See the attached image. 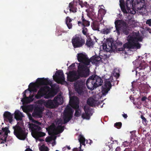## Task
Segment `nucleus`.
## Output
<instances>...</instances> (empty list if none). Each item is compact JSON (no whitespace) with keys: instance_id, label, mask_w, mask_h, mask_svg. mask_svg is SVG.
Returning a JSON list of instances; mask_svg holds the SVG:
<instances>
[{"instance_id":"f257e3e1","label":"nucleus","mask_w":151,"mask_h":151,"mask_svg":"<svg viewBox=\"0 0 151 151\" xmlns=\"http://www.w3.org/2000/svg\"><path fill=\"white\" fill-rule=\"evenodd\" d=\"M68 81L72 82L76 81L81 77H86L89 74V69L88 67L79 63L78 66L77 72L75 71H70L66 73Z\"/></svg>"},{"instance_id":"f03ea898","label":"nucleus","mask_w":151,"mask_h":151,"mask_svg":"<svg viewBox=\"0 0 151 151\" xmlns=\"http://www.w3.org/2000/svg\"><path fill=\"white\" fill-rule=\"evenodd\" d=\"M127 40L128 42L124 44L122 47L119 48V51H124L125 48L137 50L140 48L141 45L138 42H142V39L137 33L134 32L132 35L128 36Z\"/></svg>"},{"instance_id":"7ed1b4c3","label":"nucleus","mask_w":151,"mask_h":151,"mask_svg":"<svg viewBox=\"0 0 151 151\" xmlns=\"http://www.w3.org/2000/svg\"><path fill=\"white\" fill-rule=\"evenodd\" d=\"M50 89L48 86L41 87L35 95V98L39 99L44 96L46 99L52 98L56 94L57 92L55 88H52L51 90Z\"/></svg>"},{"instance_id":"20e7f679","label":"nucleus","mask_w":151,"mask_h":151,"mask_svg":"<svg viewBox=\"0 0 151 151\" xmlns=\"http://www.w3.org/2000/svg\"><path fill=\"white\" fill-rule=\"evenodd\" d=\"M50 89L48 86L41 87L35 95V98L39 99L44 96L46 99L52 98L56 94L57 92L55 88H52L51 90Z\"/></svg>"},{"instance_id":"39448f33","label":"nucleus","mask_w":151,"mask_h":151,"mask_svg":"<svg viewBox=\"0 0 151 151\" xmlns=\"http://www.w3.org/2000/svg\"><path fill=\"white\" fill-rule=\"evenodd\" d=\"M50 89L48 86L41 87L35 95V98L39 99L44 96L46 99L52 98L56 94L57 92L55 88H52L51 90Z\"/></svg>"},{"instance_id":"423d86ee","label":"nucleus","mask_w":151,"mask_h":151,"mask_svg":"<svg viewBox=\"0 0 151 151\" xmlns=\"http://www.w3.org/2000/svg\"><path fill=\"white\" fill-rule=\"evenodd\" d=\"M144 0H127L126 5L128 12H131V9L132 10L137 7L138 10L142 14H145L146 9L144 7Z\"/></svg>"},{"instance_id":"0eeeda50","label":"nucleus","mask_w":151,"mask_h":151,"mask_svg":"<svg viewBox=\"0 0 151 151\" xmlns=\"http://www.w3.org/2000/svg\"><path fill=\"white\" fill-rule=\"evenodd\" d=\"M122 45V42L118 40H117L116 42L108 40L105 44V46H104L103 48L106 49L107 51H114L117 49L119 51V48H119L118 47H121Z\"/></svg>"},{"instance_id":"6e6552de","label":"nucleus","mask_w":151,"mask_h":151,"mask_svg":"<svg viewBox=\"0 0 151 151\" xmlns=\"http://www.w3.org/2000/svg\"><path fill=\"white\" fill-rule=\"evenodd\" d=\"M14 129V133L19 139L24 140L27 136V133L26 131L24 128H22L17 124L13 127Z\"/></svg>"},{"instance_id":"1a4fd4ad","label":"nucleus","mask_w":151,"mask_h":151,"mask_svg":"<svg viewBox=\"0 0 151 151\" xmlns=\"http://www.w3.org/2000/svg\"><path fill=\"white\" fill-rule=\"evenodd\" d=\"M85 39L81 34L76 35L72 39V45L74 48L82 47L85 44Z\"/></svg>"},{"instance_id":"9d476101","label":"nucleus","mask_w":151,"mask_h":151,"mask_svg":"<svg viewBox=\"0 0 151 151\" xmlns=\"http://www.w3.org/2000/svg\"><path fill=\"white\" fill-rule=\"evenodd\" d=\"M69 103L71 107L76 109L75 116L77 117H79L80 115V113L79 112V99L76 96L70 97Z\"/></svg>"},{"instance_id":"9b49d317","label":"nucleus","mask_w":151,"mask_h":151,"mask_svg":"<svg viewBox=\"0 0 151 151\" xmlns=\"http://www.w3.org/2000/svg\"><path fill=\"white\" fill-rule=\"evenodd\" d=\"M147 66V64L145 62L141 63L139 64V66L137 67L136 70V75H137V73L139 75V80L141 81H144L146 79V77L145 75L143 73H142V72H139L141 70L144 69Z\"/></svg>"},{"instance_id":"f8f14e48","label":"nucleus","mask_w":151,"mask_h":151,"mask_svg":"<svg viewBox=\"0 0 151 151\" xmlns=\"http://www.w3.org/2000/svg\"><path fill=\"white\" fill-rule=\"evenodd\" d=\"M73 116L72 109L69 106H67L63 113V124H65L70 121Z\"/></svg>"},{"instance_id":"ddd939ff","label":"nucleus","mask_w":151,"mask_h":151,"mask_svg":"<svg viewBox=\"0 0 151 151\" xmlns=\"http://www.w3.org/2000/svg\"><path fill=\"white\" fill-rule=\"evenodd\" d=\"M85 79H80L74 84L75 91L79 94H81L83 92V88L85 86Z\"/></svg>"},{"instance_id":"4468645a","label":"nucleus","mask_w":151,"mask_h":151,"mask_svg":"<svg viewBox=\"0 0 151 151\" xmlns=\"http://www.w3.org/2000/svg\"><path fill=\"white\" fill-rule=\"evenodd\" d=\"M116 30L118 34L120 33V31L121 29L127 28L128 24L125 21L122 20L118 19L114 22Z\"/></svg>"},{"instance_id":"2eb2a0df","label":"nucleus","mask_w":151,"mask_h":151,"mask_svg":"<svg viewBox=\"0 0 151 151\" xmlns=\"http://www.w3.org/2000/svg\"><path fill=\"white\" fill-rule=\"evenodd\" d=\"M36 82L40 85H49L52 88L55 86V84H53L52 81L49 80L48 78H38L37 79Z\"/></svg>"},{"instance_id":"dca6fc26","label":"nucleus","mask_w":151,"mask_h":151,"mask_svg":"<svg viewBox=\"0 0 151 151\" xmlns=\"http://www.w3.org/2000/svg\"><path fill=\"white\" fill-rule=\"evenodd\" d=\"M111 82L109 79H106L104 83V85L102 86L101 92L103 96H105L108 93V91L111 88Z\"/></svg>"},{"instance_id":"f3484780","label":"nucleus","mask_w":151,"mask_h":151,"mask_svg":"<svg viewBox=\"0 0 151 151\" xmlns=\"http://www.w3.org/2000/svg\"><path fill=\"white\" fill-rule=\"evenodd\" d=\"M77 60L79 62L84 64V65L85 66H87L89 64L90 61L87 56L83 53H81L77 54ZM82 64L83 65L82 63Z\"/></svg>"},{"instance_id":"a211bd4d","label":"nucleus","mask_w":151,"mask_h":151,"mask_svg":"<svg viewBox=\"0 0 151 151\" xmlns=\"http://www.w3.org/2000/svg\"><path fill=\"white\" fill-rule=\"evenodd\" d=\"M55 75L53 76V78L56 80L58 83H61L65 81V78L63 70H59L57 71Z\"/></svg>"},{"instance_id":"6ab92c4d","label":"nucleus","mask_w":151,"mask_h":151,"mask_svg":"<svg viewBox=\"0 0 151 151\" xmlns=\"http://www.w3.org/2000/svg\"><path fill=\"white\" fill-rule=\"evenodd\" d=\"M78 24L80 27H88L90 25V22L83 14L81 15L80 20L78 21Z\"/></svg>"},{"instance_id":"aec40b11","label":"nucleus","mask_w":151,"mask_h":151,"mask_svg":"<svg viewBox=\"0 0 151 151\" xmlns=\"http://www.w3.org/2000/svg\"><path fill=\"white\" fill-rule=\"evenodd\" d=\"M2 132H0V134L3 135L4 139L2 137H0V139L1 140V144L5 143L6 142V138L8 136V133L10 132L8 128L5 127L2 128Z\"/></svg>"},{"instance_id":"412c9836","label":"nucleus","mask_w":151,"mask_h":151,"mask_svg":"<svg viewBox=\"0 0 151 151\" xmlns=\"http://www.w3.org/2000/svg\"><path fill=\"white\" fill-rule=\"evenodd\" d=\"M28 127L32 131V136L35 134L41 129V127L37 125L32 123H29L28 124Z\"/></svg>"},{"instance_id":"4be33fe9","label":"nucleus","mask_w":151,"mask_h":151,"mask_svg":"<svg viewBox=\"0 0 151 151\" xmlns=\"http://www.w3.org/2000/svg\"><path fill=\"white\" fill-rule=\"evenodd\" d=\"M91 76L96 87L100 86L102 85L103 81L99 76L95 75H92Z\"/></svg>"},{"instance_id":"5701e85b","label":"nucleus","mask_w":151,"mask_h":151,"mask_svg":"<svg viewBox=\"0 0 151 151\" xmlns=\"http://www.w3.org/2000/svg\"><path fill=\"white\" fill-rule=\"evenodd\" d=\"M86 85L87 88L91 90L97 88L91 76L86 81Z\"/></svg>"},{"instance_id":"b1692460","label":"nucleus","mask_w":151,"mask_h":151,"mask_svg":"<svg viewBox=\"0 0 151 151\" xmlns=\"http://www.w3.org/2000/svg\"><path fill=\"white\" fill-rule=\"evenodd\" d=\"M119 5L122 11L124 14H127L129 13L133 14H135L136 13L135 11H131V12H128L127 6V9L126 8L125 1L124 0H119Z\"/></svg>"},{"instance_id":"393cba45","label":"nucleus","mask_w":151,"mask_h":151,"mask_svg":"<svg viewBox=\"0 0 151 151\" xmlns=\"http://www.w3.org/2000/svg\"><path fill=\"white\" fill-rule=\"evenodd\" d=\"M43 110L41 107H36L32 113L33 116L41 118L42 116Z\"/></svg>"},{"instance_id":"a878e982","label":"nucleus","mask_w":151,"mask_h":151,"mask_svg":"<svg viewBox=\"0 0 151 151\" xmlns=\"http://www.w3.org/2000/svg\"><path fill=\"white\" fill-rule=\"evenodd\" d=\"M54 129L53 130V133L55 135H57L63 132L64 130V126L61 125L58 126L56 127L54 126Z\"/></svg>"},{"instance_id":"bb28decb","label":"nucleus","mask_w":151,"mask_h":151,"mask_svg":"<svg viewBox=\"0 0 151 151\" xmlns=\"http://www.w3.org/2000/svg\"><path fill=\"white\" fill-rule=\"evenodd\" d=\"M29 91L30 92H31L32 91H36V90L35 89V88L34 87V84L32 82L30 83L29 86V88L25 90L23 93V98L27 97H26V92Z\"/></svg>"},{"instance_id":"cd10ccee","label":"nucleus","mask_w":151,"mask_h":151,"mask_svg":"<svg viewBox=\"0 0 151 151\" xmlns=\"http://www.w3.org/2000/svg\"><path fill=\"white\" fill-rule=\"evenodd\" d=\"M4 119L11 123L12 122L13 116L11 113L8 111H5L3 115Z\"/></svg>"},{"instance_id":"c85d7f7f","label":"nucleus","mask_w":151,"mask_h":151,"mask_svg":"<svg viewBox=\"0 0 151 151\" xmlns=\"http://www.w3.org/2000/svg\"><path fill=\"white\" fill-rule=\"evenodd\" d=\"M44 104L47 107L50 108H54L55 107V104L53 101L49 100L43 102Z\"/></svg>"},{"instance_id":"c756f323","label":"nucleus","mask_w":151,"mask_h":151,"mask_svg":"<svg viewBox=\"0 0 151 151\" xmlns=\"http://www.w3.org/2000/svg\"><path fill=\"white\" fill-rule=\"evenodd\" d=\"M101 58L99 56L95 55L93 56L90 59H89V63L91 62L92 63L97 64L99 63L101 60Z\"/></svg>"},{"instance_id":"7c9ffc66","label":"nucleus","mask_w":151,"mask_h":151,"mask_svg":"<svg viewBox=\"0 0 151 151\" xmlns=\"http://www.w3.org/2000/svg\"><path fill=\"white\" fill-rule=\"evenodd\" d=\"M78 140L80 142V146L79 147V151H83V150L81 148L82 145L85 146V139L82 135H80L78 136Z\"/></svg>"},{"instance_id":"2f4dec72","label":"nucleus","mask_w":151,"mask_h":151,"mask_svg":"<svg viewBox=\"0 0 151 151\" xmlns=\"http://www.w3.org/2000/svg\"><path fill=\"white\" fill-rule=\"evenodd\" d=\"M14 118L17 121L21 120L22 117H24L22 113L19 110H17L14 112Z\"/></svg>"},{"instance_id":"473e14b6","label":"nucleus","mask_w":151,"mask_h":151,"mask_svg":"<svg viewBox=\"0 0 151 151\" xmlns=\"http://www.w3.org/2000/svg\"><path fill=\"white\" fill-rule=\"evenodd\" d=\"M84 110L85 113H83L82 115V117L83 119H88L90 118L89 112L90 109L89 107L84 108Z\"/></svg>"},{"instance_id":"72a5a7b5","label":"nucleus","mask_w":151,"mask_h":151,"mask_svg":"<svg viewBox=\"0 0 151 151\" xmlns=\"http://www.w3.org/2000/svg\"><path fill=\"white\" fill-rule=\"evenodd\" d=\"M55 104H62L63 102V99L58 96H56L53 99Z\"/></svg>"},{"instance_id":"f704fd0d","label":"nucleus","mask_w":151,"mask_h":151,"mask_svg":"<svg viewBox=\"0 0 151 151\" xmlns=\"http://www.w3.org/2000/svg\"><path fill=\"white\" fill-rule=\"evenodd\" d=\"M93 29L94 30L99 31L100 23L99 22L96 21H94L92 25Z\"/></svg>"},{"instance_id":"c9c22d12","label":"nucleus","mask_w":151,"mask_h":151,"mask_svg":"<svg viewBox=\"0 0 151 151\" xmlns=\"http://www.w3.org/2000/svg\"><path fill=\"white\" fill-rule=\"evenodd\" d=\"M33 101V96H29V97L23 98L21 100V101L23 103L26 104L30 103Z\"/></svg>"},{"instance_id":"e433bc0d","label":"nucleus","mask_w":151,"mask_h":151,"mask_svg":"<svg viewBox=\"0 0 151 151\" xmlns=\"http://www.w3.org/2000/svg\"><path fill=\"white\" fill-rule=\"evenodd\" d=\"M72 19L69 17H67L65 19V23L68 28L69 29L72 28V24L71 23Z\"/></svg>"},{"instance_id":"4c0bfd02","label":"nucleus","mask_w":151,"mask_h":151,"mask_svg":"<svg viewBox=\"0 0 151 151\" xmlns=\"http://www.w3.org/2000/svg\"><path fill=\"white\" fill-rule=\"evenodd\" d=\"M32 137L36 139H38L39 137H43L45 135V133L41 132L38 131Z\"/></svg>"},{"instance_id":"58836bf2","label":"nucleus","mask_w":151,"mask_h":151,"mask_svg":"<svg viewBox=\"0 0 151 151\" xmlns=\"http://www.w3.org/2000/svg\"><path fill=\"white\" fill-rule=\"evenodd\" d=\"M69 7L70 8V12L73 13L76 12L77 8L75 7L73 2H71L69 4Z\"/></svg>"},{"instance_id":"ea45409f","label":"nucleus","mask_w":151,"mask_h":151,"mask_svg":"<svg viewBox=\"0 0 151 151\" xmlns=\"http://www.w3.org/2000/svg\"><path fill=\"white\" fill-rule=\"evenodd\" d=\"M95 101L94 99L92 98H90L88 99L87 103L89 106L93 107L95 106Z\"/></svg>"},{"instance_id":"a19ab883","label":"nucleus","mask_w":151,"mask_h":151,"mask_svg":"<svg viewBox=\"0 0 151 151\" xmlns=\"http://www.w3.org/2000/svg\"><path fill=\"white\" fill-rule=\"evenodd\" d=\"M112 28L113 27H109V28L106 27L105 28L102 29L101 32L104 34H107L110 32L111 28Z\"/></svg>"},{"instance_id":"79ce46f5","label":"nucleus","mask_w":151,"mask_h":151,"mask_svg":"<svg viewBox=\"0 0 151 151\" xmlns=\"http://www.w3.org/2000/svg\"><path fill=\"white\" fill-rule=\"evenodd\" d=\"M86 45L88 47H92L93 43L92 40L91 39H89L87 40Z\"/></svg>"},{"instance_id":"37998d69","label":"nucleus","mask_w":151,"mask_h":151,"mask_svg":"<svg viewBox=\"0 0 151 151\" xmlns=\"http://www.w3.org/2000/svg\"><path fill=\"white\" fill-rule=\"evenodd\" d=\"M56 137L55 135H53L51 137H47L45 139V141L47 142H49L52 140V139H56Z\"/></svg>"},{"instance_id":"c03bdc74","label":"nucleus","mask_w":151,"mask_h":151,"mask_svg":"<svg viewBox=\"0 0 151 151\" xmlns=\"http://www.w3.org/2000/svg\"><path fill=\"white\" fill-rule=\"evenodd\" d=\"M140 117L142 120V123L144 125H146L148 122L147 120L142 115H141Z\"/></svg>"},{"instance_id":"a18cd8bd","label":"nucleus","mask_w":151,"mask_h":151,"mask_svg":"<svg viewBox=\"0 0 151 151\" xmlns=\"http://www.w3.org/2000/svg\"><path fill=\"white\" fill-rule=\"evenodd\" d=\"M40 151H48L49 149L44 145H42L39 148Z\"/></svg>"},{"instance_id":"49530a36","label":"nucleus","mask_w":151,"mask_h":151,"mask_svg":"<svg viewBox=\"0 0 151 151\" xmlns=\"http://www.w3.org/2000/svg\"><path fill=\"white\" fill-rule=\"evenodd\" d=\"M86 26H83V27H82V32L83 34L85 35H87V32H88V30L87 29L86 27Z\"/></svg>"},{"instance_id":"de8ad7c7","label":"nucleus","mask_w":151,"mask_h":151,"mask_svg":"<svg viewBox=\"0 0 151 151\" xmlns=\"http://www.w3.org/2000/svg\"><path fill=\"white\" fill-rule=\"evenodd\" d=\"M99 13L101 14V16H104L106 13V11L105 10L103 9H100L98 11Z\"/></svg>"},{"instance_id":"09e8293b","label":"nucleus","mask_w":151,"mask_h":151,"mask_svg":"<svg viewBox=\"0 0 151 151\" xmlns=\"http://www.w3.org/2000/svg\"><path fill=\"white\" fill-rule=\"evenodd\" d=\"M122 126V123L121 122H118L115 123L114 126L118 129H120Z\"/></svg>"},{"instance_id":"8fccbe9b","label":"nucleus","mask_w":151,"mask_h":151,"mask_svg":"<svg viewBox=\"0 0 151 151\" xmlns=\"http://www.w3.org/2000/svg\"><path fill=\"white\" fill-rule=\"evenodd\" d=\"M63 124V120L61 119H58L56 122V124L57 126L61 125Z\"/></svg>"},{"instance_id":"3c124183","label":"nucleus","mask_w":151,"mask_h":151,"mask_svg":"<svg viewBox=\"0 0 151 151\" xmlns=\"http://www.w3.org/2000/svg\"><path fill=\"white\" fill-rule=\"evenodd\" d=\"M127 28H123V32L126 35H128L129 33V31L127 29Z\"/></svg>"},{"instance_id":"603ef678","label":"nucleus","mask_w":151,"mask_h":151,"mask_svg":"<svg viewBox=\"0 0 151 151\" xmlns=\"http://www.w3.org/2000/svg\"><path fill=\"white\" fill-rule=\"evenodd\" d=\"M65 32L63 30L60 29L57 32V34L58 36H59L61 35H62V33H64Z\"/></svg>"},{"instance_id":"864d4df0","label":"nucleus","mask_w":151,"mask_h":151,"mask_svg":"<svg viewBox=\"0 0 151 151\" xmlns=\"http://www.w3.org/2000/svg\"><path fill=\"white\" fill-rule=\"evenodd\" d=\"M75 67V63H72L71 65H70L68 67V68L70 70H72Z\"/></svg>"},{"instance_id":"5fc2aeb1","label":"nucleus","mask_w":151,"mask_h":151,"mask_svg":"<svg viewBox=\"0 0 151 151\" xmlns=\"http://www.w3.org/2000/svg\"><path fill=\"white\" fill-rule=\"evenodd\" d=\"M146 23L149 26L151 27V19H147L146 21Z\"/></svg>"},{"instance_id":"6e6d98bb","label":"nucleus","mask_w":151,"mask_h":151,"mask_svg":"<svg viewBox=\"0 0 151 151\" xmlns=\"http://www.w3.org/2000/svg\"><path fill=\"white\" fill-rule=\"evenodd\" d=\"M114 75L117 79L120 76V74L118 73H114Z\"/></svg>"},{"instance_id":"4d7b16f0","label":"nucleus","mask_w":151,"mask_h":151,"mask_svg":"<svg viewBox=\"0 0 151 151\" xmlns=\"http://www.w3.org/2000/svg\"><path fill=\"white\" fill-rule=\"evenodd\" d=\"M78 1L79 5L81 6L82 7H83L84 5L85 4H83V2L81 0H78Z\"/></svg>"},{"instance_id":"13d9d810","label":"nucleus","mask_w":151,"mask_h":151,"mask_svg":"<svg viewBox=\"0 0 151 151\" xmlns=\"http://www.w3.org/2000/svg\"><path fill=\"white\" fill-rule=\"evenodd\" d=\"M123 144L124 147L127 146L129 145V142H128L127 141L124 142Z\"/></svg>"},{"instance_id":"bf43d9fd","label":"nucleus","mask_w":151,"mask_h":151,"mask_svg":"<svg viewBox=\"0 0 151 151\" xmlns=\"http://www.w3.org/2000/svg\"><path fill=\"white\" fill-rule=\"evenodd\" d=\"M147 99V97L146 96H143L141 99V101H145Z\"/></svg>"},{"instance_id":"052dcab7","label":"nucleus","mask_w":151,"mask_h":151,"mask_svg":"<svg viewBox=\"0 0 151 151\" xmlns=\"http://www.w3.org/2000/svg\"><path fill=\"white\" fill-rule=\"evenodd\" d=\"M32 122L36 124H39L40 125L41 124V123H40L36 120H32Z\"/></svg>"},{"instance_id":"680f3d73","label":"nucleus","mask_w":151,"mask_h":151,"mask_svg":"<svg viewBox=\"0 0 151 151\" xmlns=\"http://www.w3.org/2000/svg\"><path fill=\"white\" fill-rule=\"evenodd\" d=\"M137 149V151H143V149L141 147H139Z\"/></svg>"},{"instance_id":"e2e57ef3","label":"nucleus","mask_w":151,"mask_h":151,"mask_svg":"<svg viewBox=\"0 0 151 151\" xmlns=\"http://www.w3.org/2000/svg\"><path fill=\"white\" fill-rule=\"evenodd\" d=\"M122 116L124 117L125 119H126L127 117V114H122Z\"/></svg>"},{"instance_id":"0e129e2a","label":"nucleus","mask_w":151,"mask_h":151,"mask_svg":"<svg viewBox=\"0 0 151 151\" xmlns=\"http://www.w3.org/2000/svg\"><path fill=\"white\" fill-rule=\"evenodd\" d=\"M128 23V24H129V25H130V24L132 23V20L131 19L129 20Z\"/></svg>"},{"instance_id":"69168bd1","label":"nucleus","mask_w":151,"mask_h":151,"mask_svg":"<svg viewBox=\"0 0 151 151\" xmlns=\"http://www.w3.org/2000/svg\"><path fill=\"white\" fill-rule=\"evenodd\" d=\"M89 142H88V141L87 140H85V141H86V143H89L90 145H91V144H92V143H93V141L91 140H89Z\"/></svg>"},{"instance_id":"338daca9","label":"nucleus","mask_w":151,"mask_h":151,"mask_svg":"<svg viewBox=\"0 0 151 151\" xmlns=\"http://www.w3.org/2000/svg\"><path fill=\"white\" fill-rule=\"evenodd\" d=\"M73 151H79V149L77 148H75L73 149Z\"/></svg>"},{"instance_id":"774afa93","label":"nucleus","mask_w":151,"mask_h":151,"mask_svg":"<svg viewBox=\"0 0 151 151\" xmlns=\"http://www.w3.org/2000/svg\"><path fill=\"white\" fill-rule=\"evenodd\" d=\"M25 151H33L31 149L29 148H27L25 150Z\"/></svg>"}]
</instances>
